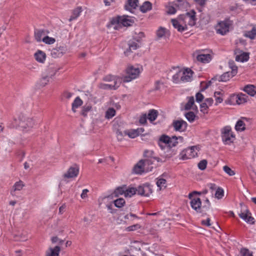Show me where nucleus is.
Instances as JSON below:
<instances>
[{"instance_id": "1", "label": "nucleus", "mask_w": 256, "mask_h": 256, "mask_svg": "<svg viewBox=\"0 0 256 256\" xmlns=\"http://www.w3.org/2000/svg\"><path fill=\"white\" fill-rule=\"evenodd\" d=\"M196 12L191 10L185 14H180L176 18L171 20L174 28L179 32H183L188 30V26H194L196 21Z\"/></svg>"}, {"instance_id": "2", "label": "nucleus", "mask_w": 256, "mask_h": 256, "mask_svg": "<svg viewBox=\"0 0 256 256\" xmlns=\"http://www.w3.org/2000/svg\"><path fill=\"white\" fill-rule=\"evenodd\" d=\"M143 71V68L140 64H128L124 70L126 75L122 76V82H128L138 78Z\"/></svg>"}, {"instance_id": "3", "label": "nucleus", "mask_w": 256, "mask_h": 256, "mask_svg": "<svg viewBox=\"0 0 256 256\" xmlns=\"http://www.w3.org/2000/svg\"><path fill=\"white\" fill-rule=\"evenodd\" d=\"M35 123V121L32 118L22 117L18 120L14 119L11 126L12 128L19 127L23 130H28L30 128L34 127Z\"/></svg>"}, {"instance_id": "4", "label": "nucleus", "mask_w": 256, "mask_h": 256, "mask_svg": "<svg viewBox=\"0 0 256 256\" xmlns=\"http://www.w3.org/2000/svg\"><path fill=\"white\" fill-rule=\"evenodd\" d=\"M220 136L222 142L226 145H230L236 140V135L230 126H226L221 128Z\"/></svg>"}, {"instance_id": "5", "label": "nucleus", "mask_w": 256, "mask_h": 256, "mask_svg": "<svg viewBox=\"0 0 256 256\" xmlns=\"http://www.w3.org/2000/svg\"><path fill=\"white\" fill-rule=\"evenodd\" d=\"M183 142V138L182 136H172L169 137L167 136H162L159 140L158 144L161 147H162L164 144L170 148H172L176 146L179 142Z\"/></svg>"}, {"instance_id": "6", "label": "nucleus", "mask_w": 256, "mask_h": 256, "mask_svg": "<svg viewBox=\"0 0 256 256\" xmlns=\"http://www.w3.org/2000/svg\"><path fill=\"white\" fill-rule=\"evenodd\" d=\"M199 150V148L197 146L188 148L181 152L179 155L180 159L186 160L194 158L197 156Z\"/></svg>"}, {"instance_id": "7", "label": "nucleus", "mask_w": 256, "mask_h": 256, "mask_svg": "<svg viewBox=\"0 0 256 256\" xmlns=\"http://www.w3.org/2000/svg\"><path fill=\"white\" fill-rule=\"evenodd\" d=\"M134 23V20L128 16H124L114 18L111 20V24L114 29H117L118 26L116 25H122L124 26H128L132 25Z\"/></svg>"}, {"instance_id": "8", "label": "nucleus", "mask_w": 256, "mask_h": 256, "mask_svg": "<svg viewBox=\"0 0 256 256\" xmlns=\"http://www.w3.org/2000/svg\"><path fill=\"white\" fill-rule=\"evenodd\" d=\"M232 22L228 19L219 22L216 26V30L218 34L224 35L230 30Z\"/></svg>"}, {"instance_id": "9", "label": "nucleus", "mask_w": 256, "mask_h": 256, "mask_svg": "<svg viewBox=\"0 0 256 256\" xmlns=\"http://www.w3.org/2000/svg\"><path fill=\"white\" fill-rule=\"evenodd\" d=\"M248 96L244 94L240 93L237 94H234L230 98V104H242L248 101Z\"/></svg>"}, {"instance_id": "10", "label": "nucleus", "mask_w": 256, "mask_h": 256, "mask_svg": "<svg viewBox=\"0 0 256 256\" xmlns=\"http://www.w3.org/2000/svg\"><path fill=\"white\" fill-rule=\"evenodd\" d=\"M197 193V192L194 191L189 194L188 198L191 200L190 202L191 207L196 212H200L202 205L201 200L199 198L194 196V195Z\"/></svg>"}, {"instance_id": "11", "label": "nucleus", "mask_w": 256, "mask_h": 256, "mask_svg": "<svg viewBox=\"0 0 256 256\" xmlns=\"http://www.w3.org/2000/svg\"><path fill=\"white\" fill-rule=\"evenodd\" d=\"M152 192V186L148 184L140 186L137 188V194L144 196H149Z\"/></svg>"}, {"instance_id": "12", "label": "nucleus", "mask_w": 256, "mask_h": 256, "mask_svg": "<svg viewBox=\"0 0 256 256\" xmlns=\"http://www.w3.org/2000/svg\"><path fill=\"white\" fill-rule=\"evenodd\" d=\"M133 172L136 174H142L143 172H150V169L146 166L143 160H140L134 166Z\"/></svg>"}, {"instance_id": "13", "label": "nucleus", "mask_w": 256, "mask_h": 256, "mask_svg": "<svg viewBox=\"0 0 256 256\" xmlns=\"http://www.w3.org/2000/svg\"><path fill=\"white\" fill-rule=\"evenodd\" d=\"M79 172V168L77 166L70 167L64 174V178H74L78 176Z\"/></svg>"}, {"instance_id": "14", "label": "nucleus", "mask_w": 256, "mask_h": 256, "mask_svg": "<svg viewBox=\"0 0 256 256\" xmlns=\"http://www.w3.org/2000/svg\"><path fill=\"white\" fill-rule=\"evenodd\" d=\"M240 217L247 223L254 224V219L251 216V214L247 210H244L238 214Z\"/></svg>"}, {"instance_id": "15", "label": "nucleus", "mask_w": 256, "mask_h": 256, "mask_svg": "<svg viewBox=\"0 0 256 256\" xmlns=\"http://www.w3.org/2000/svg\"><path fill=\"white\" fill-rule=\"evenodd\" d=\"M120 84V80L118 79L114 81V84L101 83L99 84V88L103 90H116L119 87Z\"/></svg>"}, {"instance_id": "16", "label": "nucleus", "mask_w": 256, "mask_h": 256, "mask_svg": "<svg viewBox=\"0 0 256 256\" xmlns=\"http://www.w3.org/2000/svg\"><path fill=\"white\" fill-rule=\"evenodd\" d=\"M248 122V120L244 117L238 120L235 125V130L237 132H242L246 129V124Z\"/></svg>"}, {"instance_id": "17", "label": "nucleus", "mask_w": 256, "mask_h": 256, "mask_svg": "<svg viewBox=\"0 0 256 256\" xmlns=\"http://www.w3.org/2000/svg\"><path fill=\"white\" fill-rule=\"evenodd\" d=\"M34 56L35 60L38 63L43 64L46 60V55L42 50H37Z\"/></svg>"}, {"instance_id": "18", "label": "nucleus", "mask_w": 256, "mask_h": 256, "mask_svg": "<svg viewBox=\"0 0 256 256\" xmlns=\"http://www.w3.org/2000/svg\"><path fill=\"white\" fill-rule=\"evenodd\" d=\"M236 54V60L241 62H247L250 58L249 53L242 51L237 50Z\"/></svg>"}, {"instance_id": "19", "label": "nucleus", "mask_w": 256, "mask_h": 256, "mask_svg": "<svg viewBox=\"0 0 256 256\" xmlns=\"http://www.w3.org/2000/svg\"><path fill=\"white\" fill-rule=\"evenodd\" d=\"M173 126L176 131L184 132L187 127V123L183 120H177L173 122Z\"/></svg>"}, {"instance_id": "20", "label": "nucleus", "mask_w": 256, "mask_h": 256, "mask_svg": "<svg viewBox=\"0 0 256 256\" xmlns=\"http://www.w3.org/2000/svg\"><path fill=\"white\" fill-rule=\"evenodd\" d=\"M182 82H188L192 80V72L189 68L182 69Z\"/></svg>"}, {"instance_id": "21", "label": "nucleus", "mask_w": 256, "mask_h": 256, "mask_svg": "<svg viewBox=\"0 0 256 256\" xmlns=\"http://www.w3.org/2000/svg\"><path fill=\"white\" fill-rule=\"evenodd\" d=\"M60 69V67L56 65L51 64L46 69V74L52 80L55 76L56 74Z\"/></svg>"}, {"instance_id": "22", "label": "nucleus", "mask_w": 256, "mask_h": 256, "mask_svg": "<svg viewBox=\"0 0 256 256\" xmlns=\"http://www.w3.org/2000/svg\"><path fill=\"white\" fill-rule=\"evenodd\" d=\"M66 49L64 46H60L56 48H53L51 52V54L54 58H58L62 56L66 52Z\"/></svg>"}, {"instance_id": "23", "label": "nucleus", "mask_w": 256, "mask_h": 256, "mask_svg": "<svg viewBox=\"0 0 256 256\" xmlns=\"http://www.w3.org/2000/svg\"><path fill=\"white\" fill-rule=\"evenodd\" d=\"M174 74L172 75V80L174 83L180 84L182 82V69L179 68H174Z\"/></svg>"}, {"instance_id": "24", "label": "nucleus", "mask_w": 256, "mask_h": 256, "mask_svg": "<svg viewBox=\"0 0 256 256\" xmlns=\"http://www.w3.org/2000/svg\"><path fill=\"white\" fill-rule=\"evenodd\" d=\"M156 36L158 38H168L170 35V32L166 28L160 26L156 30Z\"/></svg>"}, {"instance_id": "25", "label": "nucleus", "mask_w": 256, "mask_h": 256, "mask_svg": "<svg viewBox=\"0 0 256 256\" xmlns=\"http://www.w3.org/2000/svg\"><path fill=\"white\" fill-rule=\"evenodd\" d=\"M24 186V184L22 181L20 180L16 182L12 187L10 190V194L12 196H16V191L22 190Z\"/></svg>"}, {"instance_id": "26", "label": "nucleus", "mask_w": 256, "mask_h": 256, "mask_svg": "<svg viewBox=\"0 0 256 256\" xmlns=\"http://www.w3.org/2000/svg\"><path fill=\"white\" fill-rule=\"evenodd\" d=\"M98 204L100 206L102 204L106 206L113 202V196L108 195L99 198L98 200Z\"/></svg>"}, {"instance_id": "27", "label": "nucleus", "mask_w": 256, "mask_h": 256, "mask_svg": "<svg viewBox=\"0 0 256 256\" xmlns=\"http://www.w3.org/2000/svg\"><path fill=\"white\" fill-rule=\"evenodd\" d=\"M138 2V0H126L124 4V8L126 10L132 12L136 8Z\"/></svg>"}, {"instance_id": "28", "label": "nucleus", "mask_w": 256, "mask_h": 256, "mask_svg": "<svg viewBox=\"0 0 256 256\" xmlns=\"http://www.w3.org/2000/svg\"><path fill=\"white\" fill-rule=\"evenodd\" d=\"M244 36L251 40H254L256 38V26H252L250 30H245L244 32Z\"/></svg>"}, {"instance_id": "29", "label": "nucleus", "mask_w": 256, "mask_h": 256, "mask_svg": "<svg viewBox=\"0 0 256 256\" xmlns=\"http://www.w3.org/2000/svg\"><path fill=\"white\" fill-rule=\"evenodd\" d=\"M174 5L178 10H184L190 7V4L186 0H176Z\"/></svg>"}, {"instance_id": "30", "label": "nucleus", "mask_w": 256, "mask_h": 256, "mask_svg": "<svg viewBox=\"0 0 256 256\" xmlns=\"http://www.w3.org/2000/svg\"><path fill=\"white\" fill-rule=\"evenodd\" d=\"M60 251V248L59 246L50 247L46 251V256H59Z\"/></svg>"}, {"instance_id": "31", "label": "nucleus", "mask_w": 256, "mask_h": 256, "mask_svg": "<svg viewBox=\"0 0 256 256\" xmlns=\"http://www.w3.org/2000/svg\"><path fill=\"white\" fill-rule=\"evenodd\" d=\"M188 102L184 106L185 110H192L196 111L198 110L197 106L194 104V97L191 96L188 98Z\"/></svg>"}, {"instance_id": "32", "label": "nucleus", "mask_w": 256, "mask_h": 256, "mask_svg": "<svg viewBox=\"0 0 256 256\" xmlns=\"http://www.w3.org/2000/svg\"><path fill=\"white\" fill-rule=\"evenodd\" d=\"M142 132V128H138L136 130H130L124 131L126 135L128 136L131 138H134L140 134V132Z\"/></svg>"}, {"instance_id": "33", "label": "nucleus", "mask_w": 256, "mask_h": 256, "mask_svg": "<svg viewBox=\"0 0 256 256\" xmlns=\"http://www.w3.org/2000/svg\"><path fill=\"white\" fill-rule=\"evenodd\" d=\"M196 59L199 62L207 63L211 60V56L208 54H199L196 56Z\"/></svg>"}, {"instance_id": "34", "label": "nucleus", "mask_w": 256, "mask_h": 256, "mask_svg": "<svg viewBox=\"0 0 256 256\" xmlns=\"http://www.w3.org/2000/svg\"><path fill=\"white\" fill-rule=\"evenodd\" d=\"M152 4L149 1H145L140 6V10L142 13H146L152 9Z\"/></svg>"}, {"instance_id": "35", "label": "nucleus", "mask_w": 256, "mask_h": 256, "mask_svg": "<svg viewBox=\"0 0 256 256\" xmlns=\"http://www.w3.org/2000/svg\"><path fill=\"white\" fill-rule=\"evenodd\" d=\"M243 90L252 96L256 94V88L252 84H248L244 87Z\"/></svg>"}, {"instance_id": "36", "label": "nucleus", "mask_w": 256, "mask_h": 256, "mask_svg": "<svg viewBox=\"0 0 256 256\" xmlns=\"http://www.w3.org/2000/svg\"><path fill=\"white\" fill-rule=\"evenodd\" d=\"M83 104L82 100L80 98V97H76L72 104V110L75 112L76 108L80 107Z\"/></svg>"}, {"instance_id": "37", "label": "nucleus", "mask_w": 256, "mask_h": 256, "mask_svg": "<svg viewBox=\"0 0 256 256\" xmlns=\"http://www.w3.org/2000/svg\"><path fill=\"white\" fill-rule=\"evenodd\" d=\"M139 42L136 41H130L128 43L129 49L124 52L125 54L128 56L130 51L136 50L139 47Z\"/></svg>"}, {"instance_id": "38", "label": "nucleus", "mask_w": 256, "mask_h": 256, "mask_svg": "<svg viewBox=\"0 0 256 256\" xmlns=\"http://www.w3.org/2000/svg\"><path fill=\"white\" fill-rule=\"evenodd\" d=\"M234 75L230 72H228L224 73L218 78V80L223 82H226L230 80V78H232Z\"/></svg>"}, {"instance_id": "39", "label": "nucleus", "mask_w": 256, "mask_h": 256, "mask_svg": "<svg viewBox=\"0 0 256 256\" xmlns=\"http://www.w3.org/2000/svg\"><path fill=\"white\" fill-rule=\"evenodd\" d=\"M156 186L158 188V190H164L166 187V180L163 178H158L157 179Z\"/></svg>"}, {"instance_id": "40", "label": "nucleus", "mask_w": 256, "mask_h": 256, "mask_svg": "<svg viewBox=\"0 0 256 256\" xmlns=\"http://www.w3.org/2000/svg\"><path fill=\"white\" fill-rule=\"evenodd\" d=\"M137 193V188L134 187L126 188L125 197L130 198Z\"/></svg>"}, {"instance_id": "41", "label": "nucleus", "mask_w": 256, "mask_h": 256, "mask_svg": "<svg viewBox=\"0 0 256 256\" xmlns=\"http://www.w3.org/2000/svg\"><path fill=\"white\" fill-rule=\"evenodd\" d=\"M82 12V8L80 7H78V8H75L73 10L72 14L70 16V17L69 19V20L70 22H71V21L77 18L80 16Z\"/></svg>"}, {"instance_id": "42", "label": "nucleus", "mask_w": 256, "mask_h": 256, "mask_svg": "<svg viewBox=\"0 0 256 256\" xmlns=\"http://www.w3.org/2000/svg\"><path fill=\"white\" fill-rule=\"evenodd\" d=\"M120 80V84L122 82V77H116L112 76H106L104 78V81L106 82H110V84H114V81L116 80Z\"/></svg>"}, {"instance_id": "43", "label": "nucleus", "mask_w": 256, "mask_h": 256, "mask_svg": "<svg viewBox=\"0 0 256 256\" xmlns=\"http://www.w3.org/2000/svg\"><path fill=\"white\" fill-rule=\"evenodd\" d=\"M51 78L44 74L42 78L40 79L39 84L41 86H44L47 85L51 80Z\"/></svg>"}, {"instance_id": "44", "label": "nucleus", "mask_w": 256, "mask_h": 256, "mask_svg": "<svg viewBox=\"0 0 256 256\" xmlns=\"http://www.w3.org/2000/svg\"><path fill=\"white\" fill-rule=\"evenodd\" d=\"M148 119L151 122L154 121L158 116V112L154 110H151L148 114Z\"/></svg>"}, {"instance_id": "45", "label": "nucleus", "mask_w": 256, "mask_h": 256, "mask_svg": "<svg viewBox=\"0 0 256 256\" xmlns=\"http://www.w3.org/2000/svg\"><path fill=\"white\" fill-rule=\"evenodd\" d=\"M44 36H46L44 30H36L35 32V38L38 42L42 41Z\"/></svg>"}, {"instance_id": "46", "label": "nucleus", "mask_w": 256, "mask_h": 256, "mask_svg": "<svg viewBox=\"0 0 256 256\" xmlns=\"http://www.w3.org/2000/svg\"><path fill=\"white\" fill-rule=\"evenodd\" d=\"M222 95V94L220 92H216L214 93V97L215 98L216 100V105H218V104H220L223 101Z\"/></svg>"}, {"instance_id": "47", "label": "nucleus", "mask_w": 256, "mask_h": 256, "mask_svg": "<svg viewBox=\"0 0 256 256\" xmlns=\"http://www.w3.org/2000/svg\"><path fill=\"white\" fill-rule=\"evenodd\" d=\"M126 188L125 187H120L117 188L114 192L112 196H118L119 195L124 194L125 195Z\"/></svg>"}, {"instance_id": "48", "label": "nucleus", "mask_w": 256, "mask_h": 256, "mask_svg": "<svg viewBox=\"0 0 256 256\" xmlns=\"http://www.w3.org/2000/svg\"><path fill=\"white\" fill-rule=\"evenodd\" d=\"M116 115V110L114 108H109L106 112V118L108 119L112 118Z\"/></svg>"}, {"instance_id": "49", "label": "nucleus", "mask_w": 256, "mask_h": 256, "mask_svg": "<svg viewBox=\"0 0 256 256\" xmlns=\"http://www.w3.org/2000/svg\"><path fill=\"white\" fill-rule=\"evenodd\" d=\"M166 12L168 14H175L176 12V8L170 4H168V5H166Z\"/></svg>"}, {"instance_id": "50", "label": "nucleus", "mask_w": 256, "mask_h": 256, "mask_svg": "<svg viewBox=\"0 0 256 256\" xmlns=\"http://www.w3.org/2000/svg\"><path fill=\"white\" fill-rule=\"evenodd\" d=\"M42 41L46 44H51L55 42V38L48 36H44Z\"/></svg>"}, {"instance_id": "51", "label": "nucleus", "mask_w": 256, "mask_h": 256, "mask_svg": "<svg viewBox=\"0 0 256 256\" xmlns=\"http://www.w3.org/2000/svg\"><path fill=\"white\" fill-rule=\"evenodd\" d=\"M92 109V106L90 104L84 106L82 110L81 114L84 116H86L88 112Z\"/></svg>"}, {"instance_id": "52", "label": "nucleus", "mask_w": 256, "mask_h": 256, "mask_svg": "<svg viewBox=\"0 0 256 256\" xmlns=\"http://www.w3.org/2000/svg\"><path fill=\"white\" fill-rule=\"evenodd\" d=\"M125 204V200L122 198H118L114 201V204L116 207L122 208Z\"/></svg>"}, {"instance_id": "53", "label": "nucleus", "mask_w": 256, "mask_h": 256, "mask_svg": "<svg viewBox=\"0 0 256 256\" xmlns=\"http://www.w3.org/2000/svg\"><path fill=\"white\" fill-rule=\"evenodd\" d=\"M185 116L188 120L192 122L194 120L196 115L193 112H188L185 114Z\"/></svg>"}, {"instance_id": "54", "label": "nucleus", "mask_w": 256, "mask_h": 256, "mask_svg": "<svg viewBox=\"0 0 256 256\" xmlns=\"http://www.w3.org/2000/svg\"><path fill=\"white\" fill-rule=\"evenodd\" d=\"M144 37V34L143 32H139L138 34H136L134 36V40L137 42H140V40Z\"/></svg>"}, {"instance_id": "55", "label": "nucleus", "mask_w": 256, "mask_h": 256, "mask_svg": "<svg viewBox=\"0 0 256 256\" xmlns=\"http://www.w3.org/2000/svg\"><path fill=\"white\" fill-rule=\"evenodd\" d=\"M224 192L222 188H218L215 193V196L218 199H220L224 196Z\"/></svg>"}, {"instance_id": "56", "label": "nucleus", "mask_w": 256, "mask_h": 256, "mask_svg": "<svg viewBox=\"0 0 256 256\" xmlns=\"http://www.w3.org/2000/svg\"><path fill=\"white\" fill-rule=\"evenodd\" d=\"M208 164V162L206 160H203L199 162L198 164V168L200 170H204L206 169V166Z\"/></svg>"}, {"instance_id": "57", "label": "nucleus", "mask_w": 256, "mask_h": 256, "mask_svg": "<svg viewBox=\"0 0 256 256\" xmlns=\"http://www.w3.org/2000/svg\"><path fill=\"white\" fill-rule=\"evenodd\" d=\"M223 170L230 176H232L235 174L234 172L227 166H225L223 167Z\"/></svg>"}, {"instance_id": "58", "label": "nucleus", "mask_w": 256, "mask_h": 256, "mask_svg": "<svg viewBox=\"0 0 256 256\" xmlns=\"http://www.w3.org/2000/svg\"><path fill=\"white\" fill-rule=\"evenodd\" d=\"M229 66L232 70V71L230 72L232 73L234 76H235L237 73V66L234 64L233 62H230L229 63Z\"/></svg>"}, {"instance_id": "59", "label": "nucleus", "mask_w": 256, "mask_h": 256, "mask_svg": "<svg viewBox=\"0 0 256 256\" xmlns=\"http://www.w3.org/2000/svg\"><path fill=\"white\" fill-rule=\"evenodd\" d=\"M140 228V226L139 224H136L127 227L126 230L128 232H131L136 230Z\"/></svg>"}, {"instance_id": "60", "label": "nucleus", "mask_w": 256, "mask_h": 256, "mask_svg": "<svg viewBox=\"0 0 256 256\" xmlns=\"http://www.w3.org/2000/svg\"><path fill=\"white\" fill-rule=\"evenodd\" d=\"M209 106L206 104V102H204L200 105V111L204 114H206L208 112V109Z\"/></svg>"}, {"instance_id": "61", "label": "nucleus", "mask_w": 256, "mask_h": 256, "mask_svg": "<svg viewBox=\"0 0 256 256\" xmlns=\"http://www.w3.org/2000/svg\"><path fill=\"white\" fill-rule=\"evenodd\" d=\"M144 164H146V166L148 168L150 169V171H151L152 169V166H151L152 164V160L151 158L144 160Z\"/></svg>"}, {"instance_id": "62", "label": "nucleus", "mask_w": 256, "mask_h": 256, "mask_svg": "<svg viewBox=\"0 0 256 256\" xmlns=\"http://www.w3.org/2000/svg\"><path fill=\"white\" fill-rule=\"evenodd\" d=\"M117 138L119 141L122 140L124 136H125L124 132H122L118 130L116 132Z\"/></svg>"}, {"instance_id": "63", "label": "nucleus", "mask_w": 256, "mask_h": 256, "mask_svg": "<svg viewBox=\"0 0 256 256\" xmlns=\"http://www.w3.org/2000/svg\"><path fill=\"white\" fill-rule=\"evenodd\" d=\"M242 256H252V254L247 249H242L241 250Z\"/></svg>"}, {"instance_id": "64", "label": "nucleus", "mask_w": 256, "mask_h": 256, "mask_svg": "<svg viewBox=\"0 0 256 256\" xmlns=\"http://www.w3.org/2000/svg\"><path fill=\"white\" fill-rule=\"evenodd\" d=\"M196 101L198 102H201L204 98V96L200 92H198L196 95Z\"/></svg>"}]
</instances>
